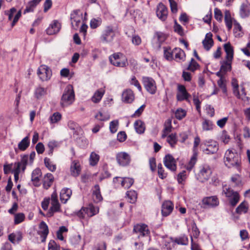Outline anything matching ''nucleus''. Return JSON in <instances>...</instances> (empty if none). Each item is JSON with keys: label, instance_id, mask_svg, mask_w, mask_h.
<instances>
[{"label": "nucleus", "instance_id": "36", "mask_svg": "<svg viewBox=\"0 0 250 250\" xmlns=\"http://www.w3.org/2000/svg\"><path fill=\"white\" fill-rule=\"evenodd\" d=\"M34 94L37 99H41L43 96L47 94V89L39 86L35 89Z\"/></svg>", "mask_w": 250, "mask_h": 250}, {"label": "nucleus", "instance_id": "27", "mask_svg": "<svg viewBox=\"0 0 250 250\" xmlns=\"http://www.w3.org/2000/svg\"><path fill=\"white\" fill-rule=\"evenodd\" d=\"M60 211V204L59 202L51 203V207L46 214V216L50 217L53 216L55 213Z\"/></svg>", "mask_w": 250, "mask_h": 250}, {"label": "nucleus", "instance_id": "57", "mask_svg": "<svg viewBox=\"0 0 250 250\" xmlns=\"http://www.w3.org/2000/svg\"><path fill=\"white\" fill-rule=\"evenodd\" d=\"M174 242L179 245H187L188 244V240L187 236L183 235L179 238H176Z\"/></svg>", "mask_w": 250, "mask_h": 250}, {"label": "nucleus", "instance_id": "4", "mask_svg": "<svg viewBox=\"0 0 250 250\" xmlns=\"http://www.w3.org/2000/svg\"><path fill=\"white\" fill-rule=\"evenodd\" d=\"M29 156L24 155L21 157L20 162L14 163V167L12 170V173L14 175L15 181L17 182L19 179V175L21 172H24L28 163Z\"/></svg>", "mask_w": 250, "mask_h": 250}, {"label": "nucleus", "instance_id": "64", "mask_svg": "<svg viewBox=\"0 0 250 250\" xmlns=\"http://www.w3.org/2000/svg\"><path fill=\"white\" fill-rule=\"evenodd\" d=\"M170 9L173 13H175L177 12V4L174 0H168Z\"/></svg>", "mask_w": 250, "mask_h": 250}, {"label": "nucleus", "instance_id": "24", "mask_svg": "<svg viewBox=\"0 0 250 250\" xmlns=\"http://www.w3.org/2000/svg\"><path fill=\"white\" fill-rule=\"evenodd\" d=\"M60 28V23L57 21H54L46 29V33L50 35L55 34L59 31Z\"/></svg>", "mask_w": 250, "mask_h": 250}, {"label": "nucleus", "instance_id": "33", "mask_svg": "<svg viewBox=\"0 0 250 250\" xmlns=\"http://www.w3.org/2000/svg\"><path fill=\"white\" fill-rule=\"evenodd\" d=\"M30 145V140L29 136L24 137L19 144L18 148L21 151L25 150Z\"/></svg>", "mask_w": 250, "mask_h": 250}, {"label": "nucleus", "instance_id": "45", "mask_svg": "<svg viewBox=\"0 0 250 250\" xmlns=\"http://www.w3.org/2000/svg\"><path fill=\"white\" fill-rule=\"evenodd\" d=\"M213 124L208 120H205L202 123V128L204 131L211 130L213 129Z\"/></svg>", "mask_w": 250, "mask_h": 250}, {"label": "nucleus", "instance_id": "40", "mask_svg": "<svg viewBox=\"0 0 250 250\" xmlns=\"http://www.w3.org/2000/svg\"><path fill=\"white\" fill-rule=\"evenodd\" d=\"M134 180L132 178L125 177L122 178L121 180V185L125 188H129L133 184Z\"/></svg>", "mask_w": 250, "mask_h": 250}, {"label": "nucleus", "instance_id": "48", "mask_svg": "<svg viewBox=\"0 0 250 250\" xmlns=\"http://www.w3.org/2000/svg\"><path fill=\"white\" fill-rule=\"evenodd\" d=\"M126 196L129 199L130 203H134L137 199V194L135 191L130 190L126 192Z\"/></svg>", "mask_w": 250, "mask_h": 250}, {"label": "nucleus", "instance_id": "26", "mask_svg": "<svg viewBox=\"0 0 250 250\" xmlns=\"http://www.w3.org/2000/svg\"><path fill=\"white\" fill-rule=\"evenodd\" d=\"M84 208L86 216L89 217L97 214L99 211V208L94 206L92 204H90L87 207H84Z\"/></svg>", "mask_w": 250, "mask_h": 250}, {"label": "nucleus", "instance_id": "35", "mask_svg": "<svg viewBox=\"0 0 250 250\" xmlns=\"http://www.w3.org/2000/svg\"><path fill=\"white\" fill-rule=\"evenodd\" d=\"M250 13V6L247 4L241 5L240 9V15L242 18H245L249 16Z\"/></svg>", "mask_w": 250, "mask_h": 250}, {"label": "nucleus", "instance_id": "59", "mask_svg": "<svg viewBox=\"0 0 250 250\" xmlns=\"http://www.w3.org/2000/svg\"><path fill=\"white\" fill-rule=\"evenodd\" d=\"M187 178L186 171L183 170L179 173L177 176V181L179 184H183V182Z\"/></svg>", "mask_w": 250, "mask_h": 250}, {"label": "nucleus", "instance_id": "20", "mask_svg": "<svg viewBox=\"0 0 250 250\" xmlns=\"http://www.w3.org/2000/svg\"><path fill=\"white\" fill-rule=\"evenodd\" d=\"M174 206L170 201H165L162 205V214L163 216L169 215L173 209Z\"/></svg>", "mask_w": 250, "mask_h": 250}, {"label": "nucleus", "instance_id": "46", "mask_svg": "<svg viewBox=\"0 0 250 250\" xmlns=\"http://www.w3.org/2000/svg\"><path fill=\"white\" fill-rule=\"evenodd\" d=\"M99 155L94 152H92L89 158L90 165L92 166H95L99 162Z\"/></svg>", "mask_w": 250, "mask_h": 250}, {"label": "nucleus", "instance_id": "9", "mask_svg": "<svg viewBox=\"0 0 250 250\" xmlns=\"http://www.w3.org/2000/svg\"><path fill=\"white\" fill-rule=\"evenodd\" d=\"M115 30L111 26L105 27L101 36L100 39L102 42L109 43L113 41L115 36Z\"/></svg>", "mask_w": 250, "mask_h": 250}, {"label": "nucleus", "instance_id": "25", "mask_svg": "<svg viewBox=\"0 0 250 250\" xmlns=\"http://www.w3.org/2000/svg\"><path fill=\"white\" fill-rule=\"evenodd\" d=\"M72 194V191L68 188H64L62 189L60 192V199L61 201L65 203L70 198Z\"/></svg>", "mask_w": 250, "mask_h": 250}, {"label": "nucleus", "instance_id": "19", "mask_svg": "<svg viewBox=\"0 0 250 250\" xmlns=\"http://www.w3.org/2000/svg\"><path fill=\"white\" fill-rule=\"evenodd\" d=\"M202 202L204 205L208 208L215 207L219 203L218 198L215 196L204 198L202 200Z\"/></svg>", "mask_w": 250, "mask_h": 250}, {"label": "nucleus", "instance_id": "21", "mask_svg": "<svg viewBox=\"0 0 250 250\" xmlns=\"http://www.w3.org/2000/svg\"><path fill=\"white\" fill-rule=\"evenodd\" d=\"M122 99L125 103H131L134 100V94L131 89H128L124 91L122 93Z\"/></svg>", "mask_w": 250, "mask_h": 250}, {"label": "nucleus", "instance_id": "11", "mask_svg": "<svg viewBox=\"0 0 250 250\" xmlns=\"http://www.w3.org/2000/svg\"><path fill=\"white\" fill-rule=\"evenodd\" d=\"M143 84L146 90L151 94L156 93L157 87L155 81L150 77H143L142 78Z\"/></svg>", "mask_w": 250, "mask_h": 250}, {"label": "nucleus", "instance_id": "23", "mask_svg": "<svg viewBox=\"0 0 250 250\" xmlns=\"http://www.w3.org/2000/svg\"><path fill=\"white\" fill-rule=\"evenodd\" d=\"M42 176V171L40 169L36 168L32 173L31 180L35 186L40 185V178Z\"/></svg>", "mask_w": 250, "mask_h": 250}, {"label": "nucleus", "instance_id": "54", "mask_svg": "<svg viewBox=\"0 0 250 250\" xmlns=\"http://www.w3.org/2000/svg\"><path fill=\"white\" fill-rule=\"evenodd\" d=\"M186 115V110L182 108H179L176 110L175 113V116L178 120H182Z\"/></svg>", "mask_w": 250, "mask_h": 250}, {"label": "nucleus", "instance_id": "28", "mask_svg": "<svg viewBox=\"0 0 250 250\" xmlns=\"http://www.w3.org/2000/svg\"><path fill=\"white\" fill-rule=\"evenodd\" d=\"M93 199L96 203H98L103 200V197L100 192V187L98 185H96L94 186V189L93 191Z\"/></svg>", "mask_w": 250, "mask_h": 250}, {"label": "nucleus", "instance_id": "34", "mask_svg": "<svg viewBox=\"0 0 250 250\" xmlns=\"http://www.w3.org/2000/svg\"><path fill=\"white\" fill-rule=\"evenodd\" d=\"M104 93V90L100 89L97 90L91 98V100L95 103H99L102 98Z\"/></svg>", "mask_w": 250, "mask_h": 250}, {"label": "nucleus", "instance_id": "12", "mask_svg": "<svg viewBox=\"0 0 250 250\" xmlns=\"http://www.w3.org/2000/svg\"><path fill=\"white\" fill-rule=\"evenodd\" d=\"M37 74L42 81H46L50 79L52 71L47 66L42 65L39 67Z\"/></svg>", "mask_w": 250, "mask_h": 250}, {"label": "nucleus", "instance_id": "60", "mask_svg": "<svg viewBox=\"0 0 250 250\" xmlns=\"http://www.w3.org/2000/svg\"><path fill=\"white\" fill-rule=\"evenodd\" d=\"M158 173L159 177L162 179L167 177V173L165 172L161 164H159L158 165Z\"/></svg>", "mask_w": 250, "mask_h": 250}, {"label": "nucleus", "instance_id": "39", "mask_svg": "<svg viewBox=\"0 0 250 250\" xmlns=\"http://www.w3.org/2000/svg\"><path fill=\"white\" fill-rule=\"evenodd\" d=\"M83 19V14L79 10L74 11L71 14V21L81 22Z\"/></svg>", "mask_w": 250, "mask_h": 250}, {"label": "nucleus", "instance_id": "15", "mask_svg": "<svg viewBox=\"0 0 250 250\" xmlns=\"http://www.w3.org/2000/svg\"><path fill=\"white\" fill-rule=\"evenodd\" d=\"M49 233V229L47 225L44 221H42L39 226L38 234L42 238V242H44Z\"/></svg>", "mask_w": 250, "mask_h": 250}, {"label": "nucleus", "instance_id": "43", "mask_svg": "<svg viewBox=\"0 0 250 250\" xmlns=\"http://www.w3.org/2000/svg\"><path fill=\"white\" fill-rule=\"evenodd\" d=\"M45 166L51 171L54 172L56 170V166L50 160L49 158L45 157L44 159Z\"/></svg>", "mask_w": 250, "mask_h": 250}, {"label": "nucleus", "instance_id": "37", "mask_svg": "<svg viewBox=\"0 0 250 250\" xmlns=\"http://www.w3.org/2000/svg\"><path fill=\"white\" fill-rule=\"evenodd\" d=\"M178 141L176 133H171L167 137V142L171 147H174Z\"/></svg>", "mask_w": 250, "mask_h": 250}, {"label": "nucleus", "instance_id": "49", "mask_svg": "<svg viewBox=\"0 0 250 250\" xmlns=\"http://www.w3.org/2000/svg\"><path fill=\"white\" fill-rule=\"evenodd\" d=\"M164 55L165 58L167 60H171L173 59V50H171L170 48H164Z\"/></svg>", "mask_w": 250, "mask_h": 250}, {"label": "nucleus", "instance_id": "18", "mask_svg": "<svg viewBox=\"0 0 250 250\" xmlns=\"http://www.w3.org/2000/svg\"><path fill=\"white\" fill-rule=\"evenodd\" d=\"M164 163L165 166L171 171H175L176 169V165L173 157L170 154H167L164 158Z\"/></svg>", "mask_w": 250, "mask_h": 250}, {"label": "nucleus", "instance_id": "38", "mask_svg": "<svg viewBox=\"0 0 250 250\" xmlns=\"http://www.w3.org/2000/svg\"><path fill=\"white\" fill-rule=\"evenodd\" d=\"M22 239V234L20 231L16 233H12L9 235L8 239L12 243H15V241H20Z\"/></svg>", "mask_w": 250, "mask_h": 250}, {"label": "nucleus", "instance_id": "29", "mask_svg": "<svg viewBox=\"0 0 250 250\" xmlns=\"http://www.w3.org/2000/svg\"><path fill=\"white\" fill-rule=\"evenodd\" d=\"M42 0H33L29 1L24 10L23 14L33 12L36 6Z\"/></svg>", "mask_w": 250, "mask_h": 250}, {"label": "nucleus", "instance_id": "17", "mask_svg": "<svg viewBox=\"0 0 250 250\" xmlns=\"http://www.w3.org/2000/svg\"><path fill=\"white\" fill-rule=\"evenodd\" d=\"M178 92L176 95L177 100L179 101H188L190 95L188 93L186 87L183 85H179Z\"/></svg>", "mask_w": 250, "mask_h": 250}, {"label": "nucleus", "instance_id": "2", "mask_svg": "<svg viewBox=\"0 0 250 250\" xmlns=\"http://www.w3.org/2000/svg\"><path fill=\"white\" fill-rule=\"evenodd\" d=\"M75 100V94L72 85H67L64 90L62 96L60 104L62 107H65L71 104Z\"/></svg>", "mask_w": 250, "mask_h": 250}, {"label": "nucleus", "instance_id": "62", "mask_svg": "<svg viewBox=\"0 0 250 250\" xmlns=\"http://www.w3.org/2000/svg\"><path fill=\"white\" fill-rule=\"evenodd\" d=\"M60 247L54 240H50L48 244V250H59Z\"/></svg>", "mask_w": 250, "mask_h": 250}, {"label": "nucleus", "instance_id": "58", "mask_svg": "<svg viewBox=\"0 0 250 250\" xmlns=\"http://www.w3.org/2000/svg\"><path fill=\"white\" fill-rule=\"evenodd\" d=\"M119 122L117 120H114L110 123L109 129L112 133H114L117 131Z\"/></svg>", "mask_w": 250, "mask_h": 250}, {"label": "nucleus", "instance_id": "1", "mask_svg": "<svg viewBox=\"0 0 250 250\" xmlns=\"http://www.w3.org/2000/svg\"><path fill=\"white\" fill-rule=\"evenodd\" d=\"M240 157L235 150L228 149L224 156V163L226 166L229 168L234 167L239 168Z\"/></svg>", "mask_w": 250, "mask_h": 250}, {"label": "nucleus", "instance_id": "52", "mask_svg": "<svg viewBox=\"0 0 250 250\" xmlns=\"http://www.w3.org/2000/svg\"><path fill=\"white\" fill-rule=\"evenodd\" d=\"M62 115L59 112H55L49 118L50 122L51 124H55L58 123L61 120Z\"/></svg>", "mask_w": 250, "mask_h": 250}, {"label": "nucleus", "instance_id": "30", "mask_svg": "<svg viewBox=\"0 0 250 250\" xmlns=\"http://www.w3.org/2000/svg\"><path fill=\"white\" fill-rule=\"evenodd\" d=\"M224 47L227 54V60H232L233 57V49L232 46L229 42H228L224 44Z\"/></svg>", "mask_w": 250, "mask_h": 250}, {"label": "nucleus", "instance_id": "3", "mask_svg": "<svg viewBox=\"0 0 250 250\" xmlns=\"http://www.w3.org/2000/svg\"><path fill=\"white\" fill-rule=\"evenodd\" d=\"M232 92L234 95L238 99L242 100L245 103L250 102V97L247 96L245 89L243 85H240V91L237 80L233 78L231 80Z\"/></svg>", "mask_w": 250, "mask_h": 250}, {"label": "nucleus", "instance_id": "41", "mask_svg": "<svg viewBox=\"0 0 250 250\" xmlns=\"http://www.w3.org/2000/svg\"><path fill=\"white\" fill-rule=\"evenodd\" d=\"M197 154L196 152H194L192 156L191 157L189 162L187 165L186 168L187 170L190 171L194 167L195 164L197 162Z\"/></svg>", "mask_w": 250, "mask_h": 250}, {"label": "nucleus", "instance_id": "10", "mask_svg": "<svg viewBox=\"0 0 250 250\" xmlns=\"http://www.w3.org/2000/svg\"><path fill=\"white\" fill-rule=\"evenodd\" d=\"M203 144L207 147L203 150V152L206 154H213L218 150V144L216 141L212 140H205Z\"/></svg>", "mask_w": 250, "mask_h": 250}, {"label": "nucleus", "instance_id": "13", "mask_svg": "<svg viewBox=\"0 0 250 250\" xmlns=\"http://www.w3.org/2000/svg\"><path fill=\"white\" fill-rule=\"evenodd\" d=\"M116 160L120 166H126L129 164L130 157L126 152H121L116 155Z\"/></svg>", "mask_w": 250, "mask_h": 250}, {"label": "nucleus", "instance_id": "53", "mask_svg": "<svg viewBox=\"0 0 250 250\" xmlns=\"http://www.w3.org/2000/svg\"><path fill=\"white\" fill-rule=\"evenodd\" d=\"M58 146L59 143H58V142L54 140L49 141L47 144V146L49 149L48 151V154L52 155L53 154L54 148L57 147Z\"/></svg>", "mask_w": 250, "mask_h": 250}, {"label": "nucleus", "instance_id": "56", "mask_svg": "<svg viewBox=\"0 0 250 250\" xmlns=\"http://www.w3.org/2000/svg\"><path fill=\"white\" fill-rule=\"evenodd\" d=\"M95 118L99 121H104L108 120L110 118V116L108 114L99 112L95 116Z\"/></svg>", "mask_w": 250, "mask_h": 250}, {"label": "nucleus", "instance_id": "7", "mask_svg": "<svg viewBox=\"0 0 250 250\" xmlns=\"http://www.w3.org/2000/svg\"><path fill=\"white\" fill-rule=\"evenodd\" d=\"M223 193L229 199V202L231 206L234 207L238 203L240 199L238 193L237 191H234L230 188L227 186L224 187Z\"/></svg>", "mask_w": 250, "mask_h": 250}, {"label": "nucleus", "instance_id": "16", "mask_svg": "<svg viewBox=\"0 0 250 250\" xmlns=\"http://www.w3.org/2000/svg\"><path fill=\"white\" fill-rule=\"evenodd\" d=\"M81 170L82 168L80 162L78 160H73L70 167L71 175L77 177L80 174Z\"/></svg>", "mask_w": 250, "mask_h": 250}, {"label": "nucleus", "instance_id": "50", "mask_svg": "<svg viewBox=\"0 0 250 250\" xmlns=\"http://www.w3.org/2000/svg\"><path fill=\"white\" fill-rule=\"evenodd\" d=\"M200 234V231L195 223L192 224V233L190 234L191 241H193V237L197 238Z\"/></svg>", "mask_w": 250, "mask_h": 250}, {"label": "nucleus", "instance_id": "22", "mask_svg": "<svg viewBox=\"0 0 250 250\" xmlns=\"http://www.w3.org/2000/svg\"><path fill=\"white\" fill-rule=\"evenodd\" d=\"M173 57L176 62H182L185 61L186 54L185 52L180 48L173 49Z\"/></svg>", "mask_w": 250, "mask_h": 250}, {"label": "nucleus", "instance_id": "32", "mask_svg": "<svg viewBox=\"0 0 250 250\" xmlns=\"http://www.w3.org/2000/svg\"><path fill=\"white\" fill-rule=\"evenodd\" d=\"M136 131L139 134H142L145 130V124L142 121L138 120L134 124Z\"/></svg>", "mask_w": 250, "mask_h": 250}, {"label": "nucleus", "instance_id": "55", "mask_svg": "<svg viewBox=\"0 0 250 250\" xmlns=\"http://www.w3.org/2000/svg\"><path fill=\"white\" fill-rule=\"evenodd\" d=\"M199 67L198 63L192 58L190 60V63L187 67V70L194 72L195 70L197 69Z\"/></svg>", "mask_w": 250, "mask_h": 250}, {"label": "nucleus", "instance_id": "47", "mask_svg": "<svg viewBox=\"0 0 250 250\" xmlns=\"http://www.w3.org/2000/svg\"><path fill=\"white\" fill-rule=\"evenodd\" d=\"M102 23V20L100 18L92 19L90 23V27L92 29H95L100 26Z\"/></svg>", "mask_w": 250, "mask_h": 250}, {"label": "nucleus", "instance_id": "42", "mask_svg": "<svg viewBox=\"0 0 250 250\" xmlns=\"http://www.w3.org/2000/svg\"><path fill=\"white\" fill-rule=\"evenodd\" d=\"M248 205L245 202L241 203L236 208V212L238 214L246 213L248 211Z\"/></svg>", "mask_w": 250, "mask_h": 250}, {"label": "nucleus", "instance_id": "63", "mask_svg": "<svg viewBox=\"0 0 250 250\" xmlns=\"http://www.w3.org/2000/svg\"><path fill=\"white\" fill-rule=\"evenodd\" d=\"M202 43L203 44L204 48L207 50L208 51L213 46L214 42H210V41L204 40L202 42Z\"/></svg>", "mask_w": 250, "mask_h": 250}, {"label": "nucleus", "instance_id": "6", "mask_svg": "<svg viewBox=\"0 0 250 250\" xmlns=\"http://www.w3.org/2000/svg\"><path fill=\"white\" fill-rule=\"evenodd\" d=\"M212 173V169L208 165H201L199 168V172L196 176L197 179L202 183H204L208 180Z\"/></svg>", "mask_w": 250, "mask_h": 250}, {"label": "nucleus", "instance_id": "31", "mask_svg": "<svg viewBox=\"0 0 250 250\" xmlns=\"http://www.w3.org/2000/svg\"><path fill=\"white\" fill-rule=\"evenodd\" d=\"M54 181V177L51 173H47L44 177L43 186L46 189L48 188Z\"/></svg>", "mask_w": 250, "mask_h": 250}, {"label": "nucleus", "instance_id": "44", "mask_svg": "<svg viewBox=\"0 0 250 250\" xmlns=\"http://www.w3.org/2000/svg\"><path fill=\"white\" fill-rule=\"evenodd\" d=\"M232 60H228L223 63L222 64L220 69L225 74L229 71H230L231 69V63Z\"/></svg>", "mask_w": 250, "mask_h": 250}, {"label": "nucleus", "instance_id": "14", "mask_svg": "<svg viewBox=\"0 0 250 250\" xmlns=\"http://www.w3.org/2000/svg\"><path fill=\"white\" fill-rule=\"evenodd\" d=\"M168 11L166 6L162 3L158 5L156 9V15L158 18L162 21L166 20L167 17Z\"/></svg>", "mask_w": 250, "mask_h": 250}, {"label": "nucleus", "instance_id": "5", "mask_svg": "<svg viewBox=\"0 0 250 250\" xmlns=\"http://www.w3.org/2000/svg\"><path fill=\"white\" fill-rule=\"evenodd\" d=\"M110 63L117 67H124L128 65L125 56L121 53H115L109 57Z\"/></svg>", "mask_w": 250, "mask_h": 250}, {"label": "nucleus", "instance_id": "51", "mask_svg": "<svg viewBox=\"0 0 250 250\" xmlns=\"http://www.w3.org/2000/svg\"><path fill=\"white\" fill-rule=\"evenodd\" d=\"M25 219V215L23 213H18L14 215V224H19L22 222Z\"/></svg>", "mask_w": 250, "mask_h": 250}, {"label": "nucleus", "instance_id": "8", "mask_svg": "<svg viewBox=\"0 0 250 250\" xmlns=\"http://www.w3.org/2000/svg\"><path fill=\"white\" fill-rule=\"evenodd\" d=\"M133 233L137 235L138 238L149 237L150 231L148 226L144 224H137L134 226Z\"/></svg>", "mask_w": 250, "mask_h": 250}, {"label": "nucleus", "instance_id": "61", "mask_svg": "<svg viewBox=\"0 0 250 250\" xmlns=\"http://www.w3.org/2000/svg\"><path fill=\"white\" fill-rule=\"evenodd\" d=\"M214 18L218 21H221L222 20V13L221 11L217 8L214 9Z\"/></svg>", "mask_w": 250, "mask_h": 250}]
</instances>
